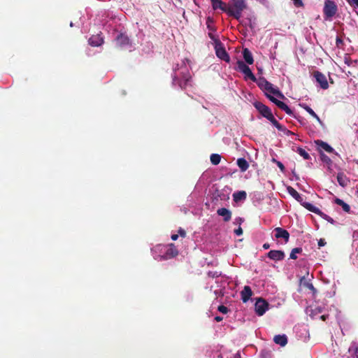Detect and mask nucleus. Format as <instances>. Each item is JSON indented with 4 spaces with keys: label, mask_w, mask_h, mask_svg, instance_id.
<instances>
[{
    "label": "nucleus",
    "mask_w": 358,
    "mask_h": 358,
    "mask_svg": "<svg viewBox=\"0 0 358 358\" xmlns=\"http://www.w3.org/2000/svg\"><path fill=\"white\" fill-rule=\"evenodd\" d=\"M247 194L245 191H238L233 194V199L235 202L246 199Z\"/></svg>",
    "instance_id": "27"
},
{
    "label": "nucleus",
    "mask_w": 358,
    "mask_h": 358,
    "mask_svg": "<svg viewBox=\"0 0 358 358\" xmlns=\"http://www.w3.org/2000/svg\"><path fill=\"white\" fill-rule=\"evenodd\" d=\"M336 45L338 48H341L344 45L343 41L340 36L336 37Z\"/></svg>",
    "instance_id": "35"
},
{
    "label": "nucleus",
    "mask_w": 358,
    "mask_h": 358,
    "mask_svg": "<svg viewBox=\"0 0 358 358\" xmlns=\"http://www.w3.org/2000/svg\"><path fill=\"white\" fill-rule=\"evenodd\" d=\"M337 10V6L334 1L331 0L325 1L323 13L326 19H329L334 16Z\"/></svg>",
    "instance_id": "4"
},
{
    "label": "nucleus",
    "mask_w": 358,
    "mask_h": 358,
    "mask_svg": "<svg viewBox=\"0 0 358 358\" xmlns=\"http://www.w3.org/2000/svg\"><path fill=\"white\" fill-rule=\"evenodd\" d=\"M326 241L324 238H320L319 241H318V245L319 247H322V246H324L326 245Z\"/></svg>",
    "instance_id": "41"
},
{
    "label": "nucleus",
    "mask_w": 358,
    "mask_h": 358,
    "mask_svg": "<svg viewBox=\"0 0 358 358\" xmlns=\"http://www.w3.org/2000/svg\"><path fill=\"white\" fill-rule=\"evenodd\" d=\"M267 257L274 261H280L282 260L285 257V252L282 250H270L267 253Z\"/></svg>",
    "instance_id": "12"
},
{
    "label": "nucleus",
    "mask_w": 358,
    "mask_h": 358,
    "mask_svg": "<svg viewBox=\"0 0 358 358\" xmlns=\"http://www.w3.org/2000/svg\"><path fill=\"white\" fill-rule=\"evenodd\" d=\"M223 320L222 317L220 316H216L215 317V320L217 322H221Z\"/></svg>",
    "instance_id": "47"
},
{
    "label": "nucleus",
    "mask_w": 358,
    "mask_h": 358,
    "mask_svg": "<svg viewBox=\"0 0 358 358\" xmlns=\"http://www.w3.org/2000/svg\"><path fill=\"white\" fill-rule=\"evenodd\" d=\"M348 1L351 6L358 8V0H348Z\"/></svg>",
    "instance_id": "39"
},
{
    "label": "nucleus",
    "mask_w": 358,
    "mask_h": 358,
    "mask_svg": "<svg viewBox=\"0 0 358 358\" xmlns=\"http://www.w3.org/2000/svg\"><path fill=\"white\" fill-rule=\"evenodd\" d=\"M262 117H266L268 120H269L274 127H275L278 131H282L285 134H291V131L287 130L283 125L280 124L273 113H260V115L258 116L259 119H261Z\"/></svg>",
    "instance_id": "3"
},
{
    "label": "nucleus",
    "mask_w": 358,
    "mask_h": 358,
    "mask_svg": "<svg viewBox=\"0 0 358 358\" xmlns=\"http://www.w3.org/2000/svg\"><path fill=\"white\" fill-rule=\"evenodd\" d=\"M256 313L259 316L263 315L268 308V303L262 299H258L255 305Z\"/></svg>",
    "instance_id": "9"
},
{
    "label": "nucleus",
    "mask_w": 358,
    "mask_h": 358,
    "mask_svg": "<svg viewBox=\"0 0 358 358\" xmlns=\"http://www.w3.org/2000/svg\"><path fill=\"white\" fill-rule=\"evenodd\" d=\"M337 181H338V184L343 187H347L350 183L349 178L343 173H338Z\"/></svg>",
    "instance_id": "20"
},
{
    "label": "nucleus",
    "mask_w": 358,
    "mask_h": 358,
    "mask_svg": "<svg viewBox=\"0 0 358 358\" xmlns=\"http://www.w3.org/2000/svg\"><path fill=\"white\" fill-rule=\"evenodd\" d=\"M213 10L220 9L227 13V3H224L222 0H210Z\"/></svg>",
    "instance_id": "16"
},
{
    "label": "nucleus",
    "mask_w": 358,
    "mask_h": 358,
    "mask_svg": "<svg viewBox=\"0 0 358 358\" xmlns=\"http://www.w3.org/2000/svg\"><path fill=\"white\" fill-rule=\"evenodd\" d=\"M212 23L213 20L210 17H208L206 21L207 28L211 31H215V28L211 24Z\"/></svg>",
    "instance_id": "32"
},
{
    "label": "nucleus",
    "mask_w": 358,
    "mask_h": 358,
    "mask_svg": "<svg viewBox=\"0 0 358 358\" xmlns=\"http://www.w3.org/2000/svg\"><path fill=\"white\" fill-rule=\"evenodd\" d=\"M321 159L323 162H325L327 163L331 162L330 158L328 156H327L326 155H324V153L321 154Z\"/></svg>",
    "instance_id": "37"
},
{
    "label": "nucleus",
    "mask_w": 358,
    "mask_h": 358,
    "mask_svg": "<svg viewBox=\"0 0 358 358\" xmlns=\"http://www.w3.org/2000/svg\"><path fill=\"white\" fill-rule=\"evenodd\" d=\"M237 165L242 172L245 171L249 168V164L244 158H239L237 159Z\"/></svg>",
    "instance_id": "26"
},
{
    "label": "nucleus",
    "mask_w": 358,
    "mask_h": 358,
    "mask_svg": "<svg viewBox=\"0 0 358 358\" xmlns=\"http://www.w3.org/2000/svg\"><path fill=\"white\" fill-rule=\"evenodd\" d=\"M217 309H218V310H219L220 313H223V314H226V313H228V311H229L228 308H227V307H226V306H223V305L219 306Z\"/></svg>",
    "instance_id": "36"
},
{
    "label": "nucleus",
    "mask_w": 358,
    "mask_h": 358,
    "mask_svg": "<svg viewBox=\"0 0 358 358\" xmlns=\"http://www.w3.org/2000/svg\"><path fill=\"white\" fill-rule=\"evenodd\" d=\"M243 56L245 62L248 64H252L254 62L253 57L251 52L248 48L243 50Z\"/></svg>",
    "instance_id": "25"
},
{
    "label": "nucleus",
    "mask_w": 358,
    "mask_h": 358,
    "mask_svg": "<svg viewBox=\"0 0 358 358\" xmlns=\"http://www.w3.org/2000/svg\"><path fill=\"white\" fill-rule=\"evenodd\" d=\"M213 32V31H210L208 33V36H209V38H210L211 40H213V41L215 42V45H216V44H217V42L218 43V41H220L219 40V38H217V36H215Z\"/></svg>",
    "instance_id": "34"
},
{
    "label": "nucleus",
    "mask_w": 358,
    "mask_h": 358,
    "mask_svg": "<svg viewBox=\"0 0 358 358\" xmlns=\"http://www.w3.org/2000/svg\"><path fill=\"white\" fill-rule=\"evenodd\" d=\"M315 144L320 148L324 150L326 152L329 153H331L334 151V148L330 146L327 143L324 142L322 140H317L315 141Z\"/></svg>",
    "instance_id": "21"
},
{
    "label": "nucleus",
    "mask_w": 358,
    "mask_h": 358,
    "mask_svg": "<svg viewBox=\"0 0 358 358\" xmlns=\"http://www.w3.org/2000/svg\"><path fill=\"white\" fill-rule=\"evenodd\" d=\"M357 193H358V190H357Z\"/></svg>",
    "instance_id": "54"
},
{
    "label": "nucleus",
    "mask_w": 358,
    "mask_h": 358,
    "mask_svg": "<svg viewBox=\"0 0 358 358\" xmlns=\"http://www.w3.org/2000/svg\"><path fill=\"white\" fill-rule=\"evenodd\" d=\"M178 238V234H173L171 235V239L173 241H176Z\"/></svg>",
    "instance_id": "46"
},
{
    "label": "nucleus",
    "mask_w": 358,
    "mask_h": 358,
    "mask_svg": "<svg viewBox=\"0 0 358 358\" xmlns=\"http://www.w3.org/2000/svg\"><path fill=\"white\" fill-rule=\"evenodd\" d=\"M274 231L275 232V237L276 238H282L285 240V243H287L289 241V234L286 229H282L281 227H276L274 229Z\"/></svg>",
    "instance_id": "15"
},
{
    "label": "nucleus",
    "mask_w": 358,
    "mask_h": 358,
    "mask_svg": "<svg viewBox=\"0 0 358 358\" xmlns=\"http://www.w3.org/2000/svg\"><path fill=\"white\" fill-rule=\"evenodd\" d=\"M269 248H270V245H269L268 243H264V244L263 245V248H264V249H265V250H267V249H268Z\"/></svg>",
    "instance_id": "48"
},
{
    "label": "nucleus",
    "mask_w": 358,
    "mask_h": 358,
    "mask_svg": "<svg viewBox=\"0 0 358 358\" xmlns=\"http://www.w3.org/2000/svg\"><path fill=\"white\" fill-rule=\"evenodd\" d=\"M258 87L264 92L266 96L268 97L269 95H274L278 97H283L282 94L278 87H275L273 85L269 83L265 78L260 77L255 81Z\"/></svg>",
    "instance_id": "2"
},
{
    "label": "nucleus",
    "mask_w": 358,
    "mask_h": 358,
    "mask_svg": "<svg viewBox=\"0 0 358 358\" xmlns=\"http://www.w3.org/2000/svg\"><path fill=\"white\" fill-rule=\"evenodd\" d=\"M272 161L276 164V165L278 166V167L280 169V171L282 172H284L285 171V166L282 164V162H279V161H277L275 159H273Z\"/></svg>",
    "instance_id": "33"
},
{
    "label": "nucleus",
    "mask_w": 358,
    "mask_h": 358,
    "mask_svg": "<svg viewBox=\"0 0 358 358\" xmlns=\"http://www.w3.org/2000/svg\"><path fill=\"white\" fill-rule=\"evenodd\" d=\"M189 80V78H185V82H187Z\"/></svg>",
    "instance_id": "51"
},
{
    "label": "nucleus",
    "mask_w": 358,
    "mask_h": 358,
    "mask_svg": "<svg viewBox=\"0 0 358 358\" xmlns=\"http://www.w3.org/2000/svg\"><path fill=\"white\" fill-rule=\"evenodd\" d=\"M302 252V248H295L294 249H292V250L291 251V253H290V255H289V258L292 259H297V256L296 255V254H300Z\"/></svg>",
    "instance_id": "30"
},
{
    "label": "nucleus",
    "mask_w": 358,
    "mask_h": 358,
    "mask_svg": "<svg viewBox=\"0 0 358 358\" xmlns=\"http://www.w3.org/2000/svg\"><path fill=\"white\" fill-rule=\"evenodd\" d=\"M273 341L276 343L280 345V346H285L287 343V338L286 335H276L273 338Z\"/></svg>",
    "instance_id": "23"
},
{
    "label": "nucleus",
    "mask_w": 358,
    "mask_h": 358,
    "mask_svg": "<svg viewBox=\"0 0 358 358\" xmlns=\"http://www.w3.org/2000/svg\"><path fill=\"white\" fill-rule=\"evenodd\" d=\"M313 117L316 118L320 122V118L318 117V116L317 115V113H310Z\"/></svg>",
    "instance_id": "45"
},
{
    "label": "nucleus",
    "mask_w": 358,
    "mask_h": 358,
    "mask_svg": "<svg viewBox=\"0 0 358 358\" xmlns=\"http://www.w3.org/2000/svg\"><path fill=\"white\" fill-rule=\"evenodd\" d=\"M355 353H356L357 358H358V348H357Z\"/></svg>",
    "instance_id": "50"
},
{
    "label": "nucleus",
    "mask_w": 358,
    "mask_h": 358,
    "mask_svg": "<svg viewBox=\"0 0 358 358\" xmlns=\"http://www.w3.org/2000/svg\"><path fill=\"white\" fill-rule=\"evenodd\" d=\"M291 114H292V115H294V116L295 117H296V116L295 115V113H292Z\"/></svg>",
    "instance_id": "52"
},
{
    "label": "nucleus",
    "mask_w": 358,
    "mask_h": 358,
    "mask_svg": "<svg viewBox=\"0 0 358 358\" xmlns=\"http://www.w3.org/2000/svg\"><path fill=\"white\" fill-rule=\"evenodd\" d=\"M253 105L258 112H271V109L261 101H255Z\"/></svg>",
    "instance_id": "22"
},
{
    "label": "nucleus",
    "mask_w": 358,
    "mask_h": 358,
    "mask_svg": "<svg viewBox=\"0 0 358 358\" xmlns=\"http://www.w3.org/2000/svg\"><path fill=\"white\" fill-rule=\"evenodd\" d=\"M210 159L213 165H217L220 162L221 156L218 154H212Z\"/></svg>",
    "instance_id": "29"
},
{
    "label": "nucleus",
    "mask_w": 358,
    "mask_h": 358,
    "mask_svg": "<svg viewBox=\"0 0 358 358\" xmlns=\"http://www.w3.org/2000/svg\"><path fill=\"white\" fill-rule=\"evenodd\" d=\"M103 43V38L99 35H93L89 38V44L94 47H98Z\"/></svg>",
    "instance_id": "19"
},
{
    "label": "nucleus",
    "mask_w": 358,
    "mask_h": 358,
    "mask_svg": "<svg viewBox=\"0 0 358 358\" xmlns=\"http://www.w3.org/2000/svg\"><path fill=\"white\" fill-rule=\"evenodd\" d=\"M252 295V292L250 287L245 285L243 287V289L241 292L242 301L244 303L247 302L250 299V298L251 297Z\"/></svg>",
    "instance_id": "18"
},
{
    "label": "nucleus",
    "mask_w": 358,
    "mask_h": 358,
    "mask_svg": "<svg viewBox=\"0 0 358 358\" xmlns=\"http://www.w3.org/2000/svg\"><path fill=\"white\" fill-rule=\"evenodd\" d=\"M278 96L273 94L268 96L269 100L274 103L280 109L285 110V112H292L289 108L282 101L277 99Z\"/></svg>",
    "instance_id": "13"
},
{
    "label": "nucleus",
    "mask_w": 358,
    "mask_h": 358,
    "mask_svg": "<svg viewBox=\"0 0 358 358\" xmlns=\"http://www.w3.org/2000/svg\"><path fill=\"white\" fill-rule=\"evenodd\" d=\"M313 76L317 81L320 84V86L323 90H327L329 87V84L325 75L318 71L313 72Z\"/></svg>",
    "instance_id": "10"
},
{
    "label": "nucleus",
    "mask_w": 358,
    "mask_h": 358,
    "mask_svg": "<svg viewBox=\"0 0 358 358\" xmlns=\"http://www.w3.org/2000/svg\"><path fill=\"white\" fill-rule=\"evenodd\" d=\"M246 8L245 0H229L227 6V14L238 20Z\"/></svg>",
    "instance_id": "1"
},
{
    "label": "nucleus",
    "mask_w": 358,
    "mask_h": 358,
    "mask_svg": "<svg viewBox=\"0 0 358 358\" xmlns=\"http://www.w3.org/2000/svg\"><path fill=\"white\" fill-rule=\"evenodd\" d=\"M328 316H329L328 315H321V316H320V318H321V320H322L323 321H325V320H326V319L328 317Z\"/></svg>",
    "instance_id": "49"
},
{
    "label": "nucleus",
    "mask_w": 358,
    "mask_h": 358,
    "mask_svg": "<svg viewBox=\"0 0 358 358\" xmlns=\"http://www.w3.org/2000/svg\"><path fill=\"white\" fill-rule=\"evenodd\" d=\"M234 233L237 236H241L243 234V229L241 227L234 230Z\"/></svg>",
    "instance_id": "40"
},
{
    "label": "nucleus",
    "mask_w": 358,
    "mask_h": 358,
    "mask_svg": "<svg viewBox=\"0 0 358 358\" xmlns=\"http://www.w3.org/2000/svg\"><path fill=\"white\" fill-rule=\"evenodd\" d=\"M244 222V219L242 217H237L235 219V223L241 225Z\"/></svg>",
    "instance_id": "42"
},
{
    "label": "nucleus",
    "mask_w": 358,
    "mask_h": 358,
    "mask_svg": "<svg viewBox=\"0 0 358 358\" xmlns=\"http://www.w3.org/2000/svg\"><path fill=\"white\" fill-rule=\"evenodd\" d=\"M115 45L120 48H126L131 45L130 39L125 34H120L115 38Z\"/></svg>",
    "instance_id": "8"
},
{
    "label": "nucleus",
    "mask_w": 358,
    "mask_h": 358,
    "mask_svg": "<svg viewBox=\"0 0 358 358\" xmlns=\"http://www.w3.org/2000/svg\"><path fill=\"white\" fill-rule=\"evenodd\" d=\"M164 255L162 257L164 259L173 258L178 255V250L174 243H170Z\"/></svg>",
    "instance_id": "11"
},
{
    "label": "nucleus",
    "mask_w": 358,
    "mask_h": 358,
    "mask_svg": "<svg viewBox=\"0 0 358 358\" xmlns=\"http://www.w3.org/2000/svg\"><path fill=\"white\" fill-rule=\"evenodd\" d=\"M297 152L300 156H301L304 159H309L310 155L309 154L302 148H297Z\"/></svg>",
    "instance_id": "31"
},
{
    "label": "nucleus",
    "mask_w": 358,
    "mask_h": 358,
    "mask_svg": "<svg viewBox=\"0 0 358 358\" xmlns=\"http://www.w3.org/2000/svg\"><path fill=\"white\" fill-rule=\"evenodd\" d=\"M300 285L311 290L313 294L316 293V289L314 287L313 285L311 282L306 280L305 276L301 278Z\"/></svg>",
    "instance_id": "24"
},
{
    "label": "nucleus",
    "mask_w": 358,
    "mask_h": 358,
    "mask_svg": "<svg viewBox=\"0 0 358 358\" xmlns=\"http://www.w3.org/2000/svg\"><path fill=\"white\" fill-rule=\"evenodd\" d=\"M303 108L306 110V112H308V113H310V112H314L309 106H303Z\"/></svg>",
    "instance_id": "44"
},
{
    "label": "nucleus",
    "mask_w": 358,
    "mask_h": 358,
    "mask_svg": "<svg viewBox=\"0 0 358 358\" xmlns=\"http://www.w3.org/2000/svg\"><path fill=\"white\" fill-rule=\"evenodd\" d=\"M215 49L217 57L226 62H230V57L227 52L221 41H218V43L217 42V44L215 45Z\"/></svg>",
    "instance_id": "6"
},
{
    "label": "nucleus",
    "mask_w": 358,
    "mask_h": 358,
    "mask_svg": "<svg viewBox=\"0 0 358 358\" xmlns=\"http://www.w3.org/2000/svg\"><path fill=\"white\" fill-rule=\"evenodd\" d=\"M238 69L245 74V78H249L252 81H256L257 78L255 76L252 72L250 67L243 61L237 62Z\"/></svg>",
    "instance_id": "5"
},
{
    "label": "nucleus",
    "mask_w": 358,
    "mask_h": 358,
    "mask_svg": "<svg viewBox=\"0 0 358 358\" xmlns=\"http://www.w3.org/2000/svg\"><path fill=\"white\" fill-rule=\"evenodd\" d=\"M288 193L294 198L298 202H299L303 207L305 203H308V202L303 201V196L292 187H287Z\"/></svg>",
    "instance_id": "14"
},
{
    "label": "nucleus",
    "mask_w": 358,
    "mask_h": 358,
    "mask_svg": "<svg viewBox=\"0 0 358 358\" xmlns=\"http://www.w3.org/2000/svg\"><path fill=\"white\" fill-rule=\"evenodd\" d=\"M335 203L337 205L341 206L345 212H346V213L350 212V206L348 203H346L345 202H344L342 199L336 198L335 199Z\"/></svg>",
    "instance_id": "28"
},
{
    "label": "nucleus",
    "mask_w": 358,
    "mask_h": 358,
    "mask_svg": "<svg viewBox=\"0 0 358 358\" xmlns=\"http://www.w3.org/2000/svg\"><path fill=\"white\" fill-rule=\"evenodd\" d=\"M217 213L218 215L223 217V220L224 222H229L231 218V211L226 208H219L217 210Z\"/></svg>",
    "instance_id": "17"
},
{
    "label": "nucleus",
    "mask_w": 358,
    "mask_h": 358,
    "mask_svg": "<svg viewBox=\"0 0 358 358\" xmlns=\"http://www.w3.org/2000/svg\"><path fill=\"white\" fill-rule=\"evenodd\" d=\"M304 208L312 213L319 215L322 218L327 220L331 224L334 223V220L331 217L322 213L318 208L315 207L312 203H305Z\"/></svg>",
    "instance_id": "7"
},
{
    "label": "nucleus",
    "mask_w": 358,
    "mask_h": 358,
    "mask_svg": "<svg viewBox=\"0 0 358 358\" xmlns=\"http://www.w3.org/2000/svg\"><path fill=\"white\" fill-rule=\"evenodd\" d=\"M236 357H239V355H238V354H236ZM236 358H238V357H236Z\"/></svg>",
    "instance_id": "53"
},
{
    "label": "nucleus",
    "mask_w": 358,
    "mask_h": 358,
    "mask_svg": "<svg viewBox=\"0 0 358 358\" xmlns=\"http://www.w3.org/2000/svg\"><path fill=\"white\" fill-rule=\"evenodd\" d=\"M178 234H180V236L182 237H185L186 236V232L184 229H182V228H180L179 230H178Z\"/></svg>",
    "instance_id": "43"
},
{
    "label": "nucleus",
    "mask_w": 358,
    "mask_h": 358,
    "mask_svg": "<svg viewBox=\"0 0 358 358\" xmlns=\"http://www.w3.org/2000/svg\"><path fill=\"white\" fill-rule=\"evenodd\" d=\"M294 1V4L296 7H302L303 6V3L302 0H292Z\"/></svg>",
    "instance_id": "38"
}]
</instances>
